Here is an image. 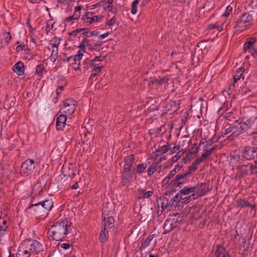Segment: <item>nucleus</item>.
Returning a JSON list of instances; mask_svg holds the SVG:
<instances>
[{"label":"nucleus","instance_id":"nucleus-30","mask_svg":"<svg viewBox=\"0 0 257 257\" xmlns=\"http://www.w3.org/2000/svg\"><path fill=\"white\" fill-rule=\"evenodd\" d=\"M91 65L93 66L94 68L92 70V73L90 78H92L93 76H96L99 72H100L103 67L102 66H99L98 65Z\"/></svg>","mask_w":257,"mask_h":257},{"label":"nucleus","instance_id":"nucleus-24","mask_svg":"<svg viewBox=\"0 0 257 257\" xmlns=\"http://www.w3.org/2000/svg\"><path fill=\"white\" fill-rule=\"evenodd\" d=\"M7 228V221L3 219H0V239L5 234Z\"/></svg>","mask_w":257,"mask_h":257},{"label":"nucleus","instance_id":"nucleus-25","mask_svg":"<svg viewBox=\"0 0 257 257\" xmlns=\"http://www.w3.org/2000/svg\"><path fill=\"white\" fill-rule=\"evenodd\" d=\"M134 160V156L133 155H131L127 157L125 161V164L124 165V170L126 172L129 171L133 164Z\"/></svg>","mask_w":257,"mask_h":257},{"label":"nucleus","instance_id":"nucleus-3","mask_svg":"<svg viewBox=\"0 0 257 257\" xmlns=\"http://www.w3.org/2000/svg\"><path fill=\"white\" fill-rule=\"evenodd\" d=\"M253 22L252 16L249 14L245 13L242 15L237 20L236 27L242 31L250 26Z\"/></svg>","mask_w":257,"mask_h":257},{"label":"nucleus","instance_id":"nucleus-51","mask_svg":"<svg viewBox=\"0 0 257 257\" xmlns=\"http://www.w3.org/2000/svg\"><path fill=\"white\" fill-rule=\"evenodd\" d=\"M196 169V167H191L189 168V169L188 170V171H187L186 172H185V173L186 174H188V176L189 175H190L191 174H192L194 171H195Z\"/></svg>","mask_w":257,"mask_h":257},{"label":"nucleus","instance_id":"nucleus-39","mask_svg":"<svg viewBox=\"0 0 257 257\" xmlns=\"http://www.w3.org/2000/svg\"><path fill=\"white\" fill-rule=\"evenodd\" d=\"M168 80V77L167 76L163 77L162 78H159L155 80V82L159 84H164L167 82Z\"/></svg>","mask_w":257,"mask_h":257},{"label":"nucleus","instance_id":"nucleus-22","mask_svg":"<svg viewBox=\"0 0 257 257\" xmlns=\"http://www.w3.org/2000/svg\"><path fill=\"white\" fill-rule=\"evenodd\" d=\"M215 254L216 257H230L225 248L221 245L217 246Z\"/></svg>","mask_w":257,"mask_h":257},{"label":"nucleus","instance_id":"nucleus-42","mask_svg":"<svg viewBox=\"0 0 257 257\" xmlns=\"http://www.w3.org/2000/svg\"><path fill=\"white\" fill-rule=\"evenodd\" d=\"M111 205L109 204H106L102 208V214L103 215H108V214L109 213L110 210H108L107 209L108 208V206Z\"/></svg>","mask_w":257,"mask_h":257},{"label":"nucleus","instance_id":"nucleus-21","mask_svg":"<svg viewBox=\"0 0 257 257\" xmlns=\"http://www.w3.org/2000/svg\"><path fill=\"white\" fill-rule=\"evenodd\" d=\"M174 228L173 220L172 219H167L163 226L164 234L170 232Z\"/></svg>","mask_w":257,"mask_h":257},{"label":"nucleus","instance_id":"nucleus-4","mask_svg":"<svg viewBox=\"0 0 257 257\" xmlns=\"http://www.w3.org/2000/svg\"><path fill=\"white\" fill-rule=\"evenodd\" d=\"M76 101L74 99H68L65 100L59 110L61 113H64L68 115L72 114L76 108Z\"/></svg>","mask_w":257,"mask_h":257},{"label":"nucleus","instance_id":"nucleus-9","mask_svg":"<svg viewBox=\"0 0 257 257\" xmlns=\"http://www.w3.org/2000/svg\"><path fill=\"white\" fill-rule=\"evenodd\" d=\"M103 18V16L101 15H96L94 12H88L83 19L86 24H92L100 22Z\"/></svg>","mask_w":257,"mask_h":257},{"label":"nucleus","instance_id":"nucleus-14","mask_svg":"<svg viewBox=\"0 0 257 257\" xmlns=\"http://www.w3.org/2000/svg\"><path fill=\"white\" fill-rule=\"evenodd\" d=\"M68 115L61 113L56 119V126L57 130H61L65 126Z\"/></svg>","mask_w":257,"mask_h":257},{"label":"nucleus","instance_id":"nucleus-40","mask_svg":"<svg viewBox=\"0 0 257 257\" xmlns=\"http://www.w3.org/2000/svg\"><path fill=\"white\" fill-rule=\"evenodd\" d=\"M209 28L211 29H216L218 31H221L223 29V25H220L218 24L210 25Z\"/></svg>","mask_w":257,"mask_h":257},{"label":"nucleus","instance_id":"nucleus-17","mask_svg":"<svg viewBox=\"0 0 257 257\" xmlns=\"http://www.w3.org/2000/svg\"><path fill=\"white\" fill-rule=\"evenodd\" d=\"M60 44V42H58V43H56L55 44H50V46L51 47L52 49V52L51 55L50 56V59L51 61L54 62L58 56V46Z\"/></svg>","mask_w":257,"mask_h":257},{"label":"nucleus","instance_id":"nucleus-2","mask_svg":"<svg viewBox=\"0 0 257 257\" xmlns=\"http://www.w3.org/2000/svg\"><path fill=\"white\" fill-rule=\"evenodd\" d=\"M70 226L69 222L65 219L60 222H56L52 225L48 229V233L52 236L53 239L61 240L68 234V228Z\"/></svg>","mask_w":257,"mask_h":257},{"label":"nucleus","instance_id":"nucleus-48","mask_svg":"<svg viewBox=\"0 0 257 257\" xmlns=\"http://www.w3.org/2000/svg\"><path fill=\"white\" fill-rule=\"evenodd\" d=\"M234 130V127H232V124H231L230 126H229L228 128H226L225 130H224V134H227L230 132H232V133H233V131Z\"/></svg>","mask_w":257,"mask_h":257},{"label":"nucleus","instance_id":"nucleus-7","mask_svg":"<svg viewBox=\"0 0 257 257\" xmlns=\"http://www.w3.org/2000/svg\"><path fill=\"white\" fill-rule=\"evenodd\" d=\"M245 52L251 53L253 56H257V40L254 38H249L244 44Z\"/></svg>","mask_w":257,"mask_h":257},{"label":"nucleus","instance_id":"nucleus-33","mask_svg":"<svg viewBox=\"0 0 257 257\" xmlns=\"http://www.w3.org/2000/svg\"><path fill=\"white\" fill-rule=\"evenodd\" d=\"M237 206L241 207L249 206V203L244 199H239L237 200Z\"/></svg>","mask_w":257,"mask_h":257},{"label":"nucleus","instance_id":"nucleus-62","mask_svg":"<svg viewBox=\"0 0 257 257\" xmlns=\"http://www.w3.org/2000/svg\"><path fill=\"white\" fill-rule=\"evenodd\" d=\"M108 34H109V33H108V32L106 33H104V34H103L101 35L100 36V37H101L102 39H104V38H106V37L108 35Z\"/></svg>","mask_w":257,"mask_h":257},{"label":"nucleus","instance_id":"nucleus-52","mask_svg":"<svg viewBox=\"0 0 257 257\" xmlns=\"http://www.w3.org/2000/svg\"><path fill=\"white\" fill-rule=\"evenodd\" d=\"M250 168L252 174L257 175V166H251Z\"/></svg>","mask_w":257,"mask_h":257},{"label":"nucleus","instance_id":"nucleus-57","mask_svg":"<svg viewBox=\"0 0 257 257\" xmlns=\"http://www.w3.org/2000/svg\"><path fill=\"white\" fill-rule=\"evenodd\" d=\"M70 246V244L68 243H63L61 245V247L65 249H67L69 248Z\"/></svg>","mask_w":257,"mask_h":257},{"label":"nucleus","instance_id":"nucleus-29","mask_svg":"<svg viewBox=\"0 0 257 257\" xmlns=\"http://www.w3.org/2000/svg\"><path fill=\"white\" fill-rule=\"evenodd\" d=\"M154 235H149L147 237V238L143 242H142V243L140 247V249L142 250L143 249H144L147 246H148L149 245L151 241L154 238Z\"/></svg>","mask_w":257,"mask_h":257},{"label":"nucleus","instance_id":"nucleus-26","mask_svg":"<svg viewBox=\"0 0 257 257\" xmlns=\"http://www.w3.org/2000/svg\"><path fill=\"white\" fill-rule=\"evenodd\" d=\"M79 48L81 50H83V53L85 52V49L86 48L90 50H93L92 46L86 40L83 41L80 44Z\"/></svg>","mask_w":257,"mask_h":257},{"label":"nucleus","instance_id":"nucleus-10","mask_svg":"<svg viewBox=\"0 0 257 257\" xmlns=\"http://www.w3.org/2000/svg\"><path fill=\"white\" fill-rule=\"evenodd\" d=\"M171 149V145L167 143L164 146H159L157 149L152 153L151 157L153 159H157V157L167 153Z\"/></svg>","mask_w":257,"mask_h":257},{"label":"nucleus","instance_id":"nucleus-53","mask_svg":"<svg viewBox=\"0 0 257 257\" xmlns=\"http://www.w3.org/2000/svg\"><path fill=\"white\" fill-rule=\"evenodd\" d=\"M203 161L202 159L201 158V157L197 158L196 159V160L194 161L193 163V165L197 166L199 165L201 162Z\"/></svg>","mask_w":257,"mask_h":257},{"label":"nucleus","instance_id":"nucleus-5","mask_svg":"<svg viewBox=\"0 0 257 257\" xmlns=\"http://www.w3.org/2000/svg\"><path fill=\"white\" fill-rule=\"evenodd\" d=\"M193 194L195 199L206 194L210 191L209 186L206 183H200L192 186Z\"/></svg>","mask_w":257,"mask_h":257},{"label":"nucleus","instance_id":"nucleus-36","mask_svg":"<svg viewBox=\"0 0 257 257\" xmlns=\"http://www.w3.org/2000/svg\"><path fill=\"white\" fill-rule=\"evenodd\" d=\"M139 3V0H135L132 5L131 12L133 15H135L137 12V5Z\"/></svg>","mask_w":257,"mask_h":257},{"label":"nucleus","instance_id":"nucleus-12","mask_svg":"<svg viewBox=\"0 0 257 257\" xmlns=\"http://www.w3.org/2000/svg\"><path fill=\"white\" fill-rule=\"evenodd\" d=\"M243 157L247 160H251L257 157V149L254 147H246L242 153Z\"/></svg>","mask_w":257,"mask_h":257},{"label":"nucleus","instance_id":"nucleus-63","mask_svg":"<svg viewBox=\"0 0 257 257\" xmlns=\"http://www.w3.org/2000/svg\"><path fill=\"white\" fill-rule=\"evenodd\" d=\"M79 187V186L78 185L77 183H76L75 184H74L72 187V189H76L77 188H78Z\"/></svg>","mask_w":257,"mask_h":257},{"label":"nucleus","instance_id":"nucleus-6","mask_svg":"<svg viewBox=\"0 0 257 257\" xmlns=\"http://www.w3.org/2000/svg\"><path fill=\"white\" fill-rule=\"evenodd\" d=\"M35 166L34 160L27 159L21 165L20 169L21 174L24 176H28L31 175L33 173Z\"/></svg>","mask_w":257,"mask_h":257},{"label":"nucleus","instance_id":"nucleus-38","mask_svg":"<svg viewBox=\"0 0 257 257\" xmlns=\"http://www.w3.org/2000/svg\"><path fill=\"white\" fill-rule=\"evenodd\" d=\"M214 150V148H211V149L210 150H207L205 153L202 154V155H201V156L200 157L202 159V160H204L205 159H206L207 157H208L209 156H210L213 151Z\"/></svg>","mask_w":257,"mask_h":257},{"label":"nucleus","instance_id":"nucleus-28","mask_svg":"<svg viewBox=\"0 0 257 257\" xmlns=\"http://www.w3.org/2000/svg\"><path fill=\"white\" fill-rule=\"evenodd\" d=\"M153 194V192L151 191H145L143 189H139L138 192V198H145L150 197Z\"/></svg>","mask_w":257,"mask_h":257},{"label":"nucleus","instance_id":"nucleus-19","mask_svg":"<svg viewBox=\"0 0 257 257\" xmlns=\"http://www.w3.org/2000/svg\"><path fill=\"white\" fill-rule=\"evenodd\" d=\"M83 50H81L80 49L77 52V53L76 55L73 56L69 57L67 58V61L68 62L70 61H74L75 64L78 62V64H80V61L82 58L83 56Z\"/></svg>","mask_w":257,"mask_h":257},{"label":"nucleus","instance_id":"nucleus-35","mask_svg":"<svg viewBox=\"0 0 257 257\" xmlns=\"http://www.w3.org/2000/svg\"><path fill=\"white\" fill-rule=\"evenodd\" d=\"M183 154L184 151H183L182 150L178 152L177 154L174 157H172V161L173 163L177 162L181 157Z\"/></svg>","mask_w":257,"mask_h":257},{"label":"nucleus","instance_id":"nucleus-45","mask_svg":"<svg viewBox=\"0 0 257 257\" xmlns=\"http://www.w3.org/2000/svg\"><path fill=\"white\" fill-rule=\"evenodd\" d=\"M156 170L155 166L152 165L148 169V174L149 176L153 174Z\"/></svg>","mask_w":257,"mask_h":257},{"label":"nucleus","instance_id":"nucleus-49","mask_svg":"<svg viewBox=\"0 0 257 257\" xmlns=\"http://www.w3.org/2000/svg\"><path fill=\"white\" fill-rule=\"evenodd\" d=\"M65 85H66V83L65 82L64 85H62L59 86L58 87L57 89H56V93L57 95H59V94H60L61 93V92L63 90L64 87Z\"/></svg>","mask_w":257,"mask_h":257},{"label":"nucleus","instance_id":"nucleus-37","mask_svg":"<svg viewBox=\"0 0 257 257\" xmlns=\"http://www.w3.org/2000/svg\"><path fill=\"white\" fill-rule=\"evenodd\" d=\"M147 165L144 164H139L137 167V172L139 174L143 173L146 169Z\"/></svg>","mask_w":257,"mask_h":257},{"label":"nucleus","instance_id":"nucleus-34","mask_svg":"<svg viewBox=\"0 0 257 257\" xmlns=\"http://www.w3.org/2000/svg\"><path fill=\"white\" fill-rule=\"evenodd\" d=\"M44 69V65L43 64H39L36 68V73L39 76H42L43 74Z\"/></svg>","mask_w":257,"mask_h":257},{"label":"nucleus","instance_id":"nucleus-59","mask_svg":"<svg viewBox=\"0 0 257 257\" xmlns=\"http://www.w3.org/2000/svg\"><path fill=\"white\" fill-rule=\"evenodd\" d=\"M73 17V18L74 20L78 19L79 18V14H74L72 16Z\"/></svg>","mask_w":257,"mask_h":257},{"label":"nucleus","instance_id":"nucleus-32","mask_svg":"<svg viewBox=\"0 0 257 257\" xmlns=\"http://www.w3.org/2000/svg\"><path fill=\"white\" fill-rule=\"evenodd\" d=\"M244 72L243 68H240L236 70L235 72V74L234 76V81L235 82H237L239 79H240L243 72Z\"/></svg>","mask_w":257,"mask_h":257},{"label":"nucleus","instance_id":"nucleus-61","mask_svg":"<svg viewBox=\"0 0 257 257\" xmlns=\"http://www.w3.org/2000/svg\"><path fill=\"white\" fill-rule=\"evenodd\" d=\"M25 47L24 45H19L17 47V50L18 51H20L21 50H22L23 48Z\"/></svg>","mask_w":257,"mask_h":257},{"label":"nucleus","instance_id":"nucleus-20","mask_svg":"<svg viewBox=\"0 0 257 257\" xmlns=\"http://www.w3.org/2000/svg\"><path fill=\"white\" fill-rule=\"evenodd\" d=\"M13 69L18 75H21L24 72V65L22 62H19L14 66Z\"/></svg>","mask_w":257,"mask_h":257},{"label":"nucleus","instance_id":"nucleus-15","mask_svg":"<svg viewBox=\"0 0 257 257\" xmlns=\"http://www.w3.org/2000/svg\"><path fill=\"white\" fill-rule=\"evenodd\" d=\"M189 194H193L192 189L191 187H184L181 189L178 194H177L171 200L175 201L176 199L181 198V196L187 195Z\"/></svg>","mask_w":257,"mask_h":257},{"label":"nucleus","instance_id":"nucleus-43","mask_svg":"<svg viewBox=\"0 0 257 257\" xmlns=\"http://www.w3.org/2000/svg\"><path fill=\"white\" fill-rule=\"evenodd\" d=\"M232 11V8L231 6H228V7H227L226 11L225 13L223 14V16L226 17H228L230 15Z\"/></svg>","mask_w":257,"mask_h":257},{"label":"nucleus","instance_id":"nucleus-60","mask_svg":"<svg viewBox=\"0 0 257 257\" xmlns=\"http://www.w3.org/2000/svg\"><path fill=\"white\" fill-rule=\"evenodd\" d=\"M82 9V7L80 6H77L75 8V12L77 13V12H80Z\"/></svg>","mask_w":257,"mask_h":257},{"label":"nucleus","instance_id":"nucleus-46","mask_svg":"<svg viewBox=\"0 0 257 257\" xmlns=\"http://www.w3.org/2000/svg\"><path fill=\"white\" fill-rule=\"evenodd\" d=\"M170 181V180L166 177L162 182V186L164 187H167L169 185Z\"/></svg>","mask_w":257,"mask_h":257},{"label":"nucleus","instance_id":"nucleus-18","mask_svg":"<svg viewBox=\"0 0 257 257\" xmlns=\"http://www.w3.org/2000/svg\"><path fill=\"white\" fill-rule=\"evenodd\" d=\"M252 111L254 112V115L246 120L243 121V123L246 125L247 130L252 126V125L255 122V121L257 119V109L253 108Z\"/></svg>","mask_w":257,"mask_h":257},{"label":"nucleus","instance_id":"nucleus-50","mask_svg":"<svg viewBox=\"0 0 257 257\" xmlns=\"http://www.w3.org/2000/svg\"><path fill=\"white\" fill-rule=\"evenodd\" d=\"M175 170H172L170 171L168 175L166 177L170 180L175 176Z\"/></svg>","mask_w":257,"mask_h":257},{"label":"nucleus","instance_id":"nucleus-58","mask_svg":"<svg viewBox=\"0 0 257 257\" xmlns=\"http://www.w3.org/2000/svg\"><path fill=\"white\" fill-rule=\"evenodd\" d=\"M181 169V167L179 164H177L175 166V168L173 170H175V174L177 173V172L179 171Z\"/></svg>","mask_w":257,"mask_h":257},{"label":"nucleus","instance_id":"nucleus-64","mask_svg":"<svg viewBox=\"0 0 257 257\" xmlns=\"http://www.w3.org/2000/svg\"><path fill=\"white\" fill-rule=\"evenodd\" d=\"M112 2H113V0H108L107 2V3L108 4V5H110L112 3Z\"/></svg>","mask_w":257,"mask_h":257},{"label":"nucleus","instance_id":"nucleus-41","mask_svg":"<svg viewBox=\"0 0 257 257\" xmlns=\"http://www.w3.org/2000/svg\"><path fill=\"white\" fill-rule=\"evenodd\" d=\"M116 21V18L115 17H112L106 22V26L110 27V26L113 25L115 23Z\"/></svg>","mask_w":257,"mask_h":257},{"label":"nucleus","instance_id":"nucleus-56","mask_svg":"<svg viewBox=\"0 0 257 257\" xmlns=\"http://www.w3.org/2000/svg\"><path fill=\"white\" fill-rule=\"evenodd\" d=\"M73 20H74L73 19V17L72 16L67 17L65 19V21L66 22H70Z\"/></svg>","mask_w":257,"mask_h":257},{"label":"nucleus","instance_id":"nucleus-31","mask_svg":"<svg viewBox=\"0 0 257 257\" xmlns=\"http://www.w3.org/2000/svg\"><path fill=\"white\" fill-rule=\"evenodd\" d=\"M176 200H179V201L181 203H188L191 201L192 200H195V199L191 194L187 197H183V196H181V198H178V199Z\"/></svg>","mask_w":257,"mask_h":257},{"label":"nucleus","instance_id":"nucleus-13","mask_svg":"<svg viewBox=\"0 0 257 257\" xmlns=\"http://www.w3.org/2000/svg\"><path fill=\"white\" fill-rule=\"evenodd\" d=\"M188 176V173L185 172L182 174H178L171 182H174L176 187H180L183 184L187 181V178Z\"/></svg>","mask_w":257,"mask_h":257},{"label":"nucleus","instance_id":"nucleus-55","mask_svg":"<svg viewBox=\"0 0 257 257\" xmlns=\"http://www.w3.org/2000/svg\"><path fill=\"white\" fill-rule=\"evenodd\" d=\"M74 69L77 73L79 74H81V68L80 67V64H78L76 67H74Z\"/></svg>","mask_w":257,"mask_h":257},{"label":"nucleus","instance_id":"nucleus-11","mask_svg":"<svg viewBox=\"0 0 257 257\" xmlns=\"http://www.w3.org/2000/svg\"><path fill=\"white\" fill-rule=\"evenodd\" d=\"M38 207L44 212H48L53 207V201L51 199H47L45 201L34 205Z\"/></svg>","mask_w":257,"mask_h":257},{"label":"nucleus","instance_id":"nucleus-23","mask_svg":"<svg viewBox=\"0 0 257 257\" xmlns=\"http://www.w3.org/2000/svg\"><path fill=\"white\" fill-rule=\"evenodd\" d=\"M108 237V229L106 228V225L103 226V229L101 231L99 235V240L102 242L107 240Z\"/></svg>","mask_w":257,"mask_h":257},{"label":"nucleus","instance_id":"nucleus-54","mask_svg":"<svg viewBox=\"0 0 257 257\" xmlns=\"http://www.w3.org/2000/svg\"><path fill=\"white\" fill-rule=\"evenodd\" d=\"M101 61V60L100 59V57H96L94 58V59H93V60H92L91 61V62H90V65H95V62H96V61Z\"/></svg>","mask_w":257,"mask_h":257},{"label":"nucleus","instance_id":"nucleus-47","mask_svg":"<svg viewBox=\"0 0 257 257\" xmlns=\"http://www.w3.org/2000/svg\"><path fill=\"white\" fill-rule=\"evenodd\" d=\"M180 149V146L177 145L174 146L170 151V154L172 155L175 153L177 151H179Z\"/></svg>","mask_w":257,"mask_h":257},{"label":"nucleus","instance_id":"nucleus-1","mask_svg":"<svg viewBox=\"0 0 257 257\" xmlns=\"http://www.w3.org/2000/svg\"><path fill=\"white\" fill-rule=\"evenodd\" d=\"M43 250L41 244L35 240H25L18 248L17 257H31Z\"/></svg>","mask_w":257,"mask_h":257},{"label":"nucleus","instance_id":"nucleus-8","mask_svg":"<svg viewBox=\"0 0 257 257\" xmlns=\"http://www.w3.org/2000/svg\"><path fill=\"white\" fill-rule=\"evenodd\" d=\"M232 127L234 128V131H233V133H232L231 136L229 137H232V138L233 137H237L241 134L247 130V127H246V125L245 124L243 121H235L232 124Z\"/></svg>","mask_w":257,"mask_h":257},{"label":"nucleus","instance_id":"nucleus-44","mask_svg":"<svg viewBox=\"0 0 257 257\" xmlns=\"http://www.w3.org/2000/svg\"><path fill=\"white\" fill-rule=\"evenodd\" d=\"M4 36L5 40L7 43H8L11 40L12 37L10 33L9 32H5L4 33Z\"/></svg>","mask_w":257,"mask_h":257},{"label":"nucleus","instance_id":"nucleus-16","mask_svg":"<svg viewBox=\"0 0 257 257\" xmlns=\"http://www.w3.org/2000/svg\"><path fill=\"white\" fill-rule=\"evenodd\" d=\"M45 186V181H43L41 182V181H38L34 185L32 191V194L34 196L40 195L41 193L43 191Z\"/></svg>","mask_w":257,"mask_h":257},{"label":"nucleus","instance_id":"nucleus-27","mask_svg":"<svg viewBox=\"0 0 257 257\" xmlns=\"http://www.w3.org/2000/svg\"><path fill=\"white\" fill-rule=\"evenodd\" d=\"M103 226L106 225V228L109 229L113 227L114 219L112 217L110 216L107 217V218H106L105 217H103Z\"/></svg>","mask_w":257,"mask_h":257}]
</instances>
